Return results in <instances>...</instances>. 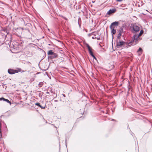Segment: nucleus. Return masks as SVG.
I'll return each mask as SVG.
<instances>
[{
    "label": "nucleus",
    "mask_w": 152,
    "mask_h": 152,
    "mask_svg": "<svg viewBox=\"0 0 152 152\" xmlns=\"http://www.w3.org/2000/svg\"><path fill=\"white\" fill-rule=\"evenodd\" d=\"M143 30H141L139 33L134 34V44H136L138 41L141 39L140 37L143 34Z\"/></svg>",
    "instance_id": "1"
},
{
    "label": "nucleus",
    "mask_w": 152,
    "mask_h": 152,
    "mask_svg": "<svg viewBox=\"0 0 152 152\" xmlns=\"http://www.w3.org/2000/svg\"><path fill=\"white\" fill-rule=\"evenodd\" d=\"M85 46L88 48V51L89 54L92 57L94 58L96 60H97V59L94 56L93 53L92 51V50H93V49L91 48V47L87 43H86L85 44Z\"/></svg>",
    "instance_id": "2"
},
{
    "label": "nucleus",
    "mask_w": 152,
    "mask_h": 152,
    "mask_svg": "<svg viewBox=\"0 0 152 152\" xmlns=\"http://www.w3.org/2000/svg\"><path fill=\"white\" fill-rule=\"evenodd\" d=\"M117 31L118 34L117 36V39H120L123 31L122 27L120 28L117 30Z\"/></svg>",
    "instance_id": "3"
},
{
    "label": "nucleus",
    "mask_w": 152,
    "mask_h": 152,
    "mask_svg": "<svg viewBox=\"0 0 152 152\" xmlns=\"http://www.w3.org/2000/svg\"><path fill=\"white\" fill-rule=\"evenodd\" d=\"M118 40L117 39L116 40V46L118 48H121L123 45L125 44V42L124 41L121 40L118 41Z\"/></svg>",
    "instance_id": "4"
},
{
    "label": "nucleus",
    "mask_w": 152,
    "mask_h": 152,
    "mask_svg": "<svg viewBox=\"0 0 152 152\" xmlns=\"http://www.w3.org/2000/svg\"><path fill=\"white\" fill-rule=\"evenodd\" d=\"M140 30V26L136 24H134V34L136 32H139Z\"/></svg>",
    "instance_id": "5"
},
{
    "label": "nucleus",
    "mask_w": 152,
    "mask_h": 152,
    "mask_svg": "<svg viewBox=\"0 0 152 152\" xmlns=\"http://www.w3.org/2000/svg\"><path fill=\"white\" fill-rule=\"evenodd\" d=\"M20 71V70L18 71L16 70H14L11 69H9L8 70V73L11 75L15 73H17L19 72Z\"/></svg>",
    "instance_id": "6"
},
{
    "label": "nucleus",
    "mask_w": 152,
    "mask_h": 152,
    "mask_svg": "<svg viewBox=\"0 0 152 152\" xmlns=\"http://www.w3.org/2000/svg\"><path fill=\"white\" fill-rule=\"evenodd\" d=\"M69 1V4L70 6L71 7L72 6H74L76 3V0H68Z\"/></svg>",
    "instance_id": "7"
},
{
    "label": "nucleus",
    "mask_w": 152,
    "mask_h": 152,
    "mask_svg": "<svg viewBox=\"0 0 152 152\" xmlns=\"http://www.w3.org/2000/svg\"><path fill=\"white\" fill-rule=\"evenodd\" d=\"M119 24V22L118 21H115L112 23L110 26V28H111V27H115L118 26Z\"/></svg>",
    "instance_id": "8"
},
{
    "label": "nucleus",
    "mask_w": 152,
    "mask_h": 152,
    "mask_svg": "<svg viewBox=\"0 0 152 152\" xmlns=\"http://www.w3.org/2000/svg\"><path fill=\"white\" fill-rule=\"evenodd\" d=\"M116 11V10L115 8L110 9L107 12V14L110 15L114 13Z\"/></svg>",
    "instance_id": "9"
},
{
    "label": "nucleus",
    "mask_w": 152,
    "mask_h": 152,
    "mask_svg": "<svg viewBox=\"0 0 152 152\" xmlns=\"http://www.w3.org/2000/svg\"><path fill=\"white\" fill-rule=\"evenodd\" d=\"M111 30V33L112 35V40L113 39V35L115 34L116 33V29L114 27H111V28H110Z\"/></svg>",
    "instance_id": "10"
},
{
    "label": "nucleus",
    "mask_w": 152,
    "mask_h": 152,
    "mask_svg": "<svg viewBox=\"0 0 152 152\" xmlns=\"http://www.w3.org/2000/svg\"><path fill=\"white\" fill-rule=\"evenodd\" d=\"M58 54L57 53H54L51 56H48V58L51 59H52L57 58L58 57Z\"/></svg>",
    "instance_id": "11"
},
{
    "label": "nucleus",
    "mask_w": 152,
    "mask_h": 152,
    "mask_svg": "<svg viewBox=\"0 0 152 152\" xmlns=\"http://www.w3.org/2000/svg\"><path fill=\"white\" fill-rule=\"evenodd\" d=\"M35 104V105L40 107L42 109H44L45 107V105L44 106H42L40 104V103L38 102L36 103Z\"/></svg>",
    "instance_id": "12"
},
{
    "label": "nucleus",
    "mask_w": 152,
    "mask_h": 152,
    "mask_svg": "<svg viewBox=\"0 0 152 152\" xmlns=\"http://www.w3.org/2000/svg\"><path fill=\"white\" fill-rule=\"evenodd\" d=\"M142 50L141 48H140L137 51L139 55H140L142 53Z\"/></svg>",
    "instance_id": "13"
},
{
    "label": "nucleus",
    "mask_w": 152,
    "mask_h": 152,
    "mask_svg": "<svg viewBox=\"0 0 152 152\" xmlns=\"http://www.w3.org/2000/svg\"><path fill=\"white\" fill-rule=\"evenodd\" d=\"M54 53L53 51L52 50H49L48 53V54L49 55L51 56Z\"/></svg>",
    "instance_id": "14"
},
{
    "label": "nucleus",
    "mask_w": 152,
    "mask_h": 152,
    "mask_svg": "<svg viewBox=\"0 0 152 152\" xmlns=\"http://www.w3.org/2000/svg\"><path fill=\"white\" fill-rule=\"evenodd\" d=\"M4 101L6 102L7 103H10V105L11 104V102L8 99H6L5 98H4Z\"/></svg>",
    "instance_id": "15"
},
{
    "label": "nucleus",
    "mask_w": 152,
    "mask_h": 152,
    "mask_svg": "<svg viewBox=\"0 0 152 152\" xmlns=\"http://www.w3.org/2000/svg\"><path fill=\"white\" fill-rule=\"evenodd\" d=\"M133 42V41L132 40L131 42H129L128 43V45L129 46H130L131 45L130 44L132 43Z\"/></svg>",
    "instance_id": "16"
},
{
    "label": "nucleus",
    "mask_w": 152,
    "mask_h": 152,
    "mask_svg": "<svg viewBox=\"0 0 152 152\" xmlns=\"http://www.w3.org/2000/svg\"><path fill=\"white\" fill-rule=\"evenodd\" d=\"M4 97L0 98V101L1 100L4 101Z\"/></svg>",
    "instance_id": "17"
},
{
    "label": "nucleus",
    "mask_w": 152,
    "mask_h": 152,
    "mask_svg": "<svg viewBox=\"0 0 152 152\" xmlns=\"http://www.w3.org/2000/svg\"><path fill=\"white\" fill-rule=\"evenodd\" d=\"M128 107L129 108H130V109H131V110H133V107H132L130 106H129Z\"/></svg>",
    "instance_id": "18"
},
{
    "label": "nucleus",
    "mask_w": 152,
    "mask_h": 152,
    "mask_svg": "<svg viewBox=\"0 0 152 152\" xmlns=\"http://www.w3.org/2000/svg\"><path fill=\"white\" fill-rule=\"evenodd\" d=\"M132 25H131V27H132V28L131 29V31L132 32H133V26H132Z\"/></svg>",
    "instance_id": "19"
},
{
    "label": "nucleus",
    "mask_w": 152,
    "mask_h": 152,
    "mask_svg": "<svg viewBox=\"0 0 152 152\" xmlns=\"http://www.w3.org/2000/svg\"><path fill=\"white\" fill-rule=\"evenodd\" d=\"M92 38L93 39H96V37H92Z\"/></svg>",
    "instance_id": "20"
},
{
    "label": "nucleus",
    "mask_w": 152,
    "mask_h": 152,
    "mask_svg": "<svg viewBox=\"0 0 152 152\" xmlns=\"http://www.w3.org/2000/svg\"><path fill=\"white\" fill-rule=\"evenodd\" d=\"M96 39H97L98 40H99L100 39V37L97 38H96Z\"/></svg>",
    "instance_id": "21"
},
{
    "label": "nucleus",
    "mask_w": 152,
    "mask_h": 152,
    "mask_svg": "<svg viewBox=\"0 0 152 152\" xmlns=\"http://www.w3.org/2000/svg\"><path fill=\"white\" fill-rule=\"evenodd\" d=\"M122 0H116V1H119V2L121 1Z\"/></svg>",
    "instance_id": "22"
},
{
    "label": "nucleus",
    "mask_w": 152,
    "mask_h": 152,
    "mask_svg": "<svg viewBox=\"0 0 152 152\" xmlns=\"http://www.w3.org/2000/svg\"><path fill=\"white\" fill-rule=\"evenodd\" d=\"M63 18L64 19H65L66 20H67V19L66 18H65V17H63Z\"/></svg>",
    "instance_id": "23"
},
{
    "label": "nucleus",
    "mask_w": 152,
    "mask_h": 152,
    "mask_svg": "<svg viewBox=\"0 0 152 152\" xmlns=\"http://www.w3.org/2000/svg\"><path fill=\"white\" fill-rule=\"evenodd\" d=\"M91 34H88V36H91Z\"/></svg>",
    "instance_id": "24"
},
{
    "label": "nucleus",
    "mask_w": 152,
    "mask_h": 152,
    "mask_svg": "<svg viewBox=\"0 0 152 152\" xmlns=\"http://www.w3.org/2000/svg\"><path fill=\"white\" fill-rule=\"evenodd\" d=\"M133 102H134V103H135V102H136V103H137V102L136 101L135 102L134 100Z\"/></svg>",
    "instance_id": "25"
},
{
    "label": "nucleus",
    "mask_w": 152,
    "mask_h": 152,
    "mask_svg": "<svg viewBox=\"0 0 152 152\" xmlns=\"http://www.w3.org/2000/svg\"><path fill=\"white\" fill-rule=\"evenodd\" d=\"M63 95L64 97H65V94H63Z\"/></svg>",
    "instance_id": "26"
},
{
    "label": "nucleus",
    "mask_w": 152,
    "mask_h": 152,
    "mask_svg": "<svg viewBox=\"0 0 152 152\" xmlns=\"http://www.w3.org/2000/svg\"><path fill=\"white\" fill-rule=\"evenodd\" d=\"M46 93L47 94H49V92H47Z\"/></svg>",
    "instance_id": "27"
},
{
    "label": "nucleus",
    "mask_w": 152,
    "mask_h": 152,
    "mask_svg": "<svg viewBox=\"0 0 152 152\" xmlns=\"http://www.w3.org/2000/svg\"><path fill=\"white\" fill-rule=\"evenodd\" d=\"M114 67V66L113 65V66H112V68H113Z\"/></svg>",
    "instance_id": "28"
},
{
    "label": "nucleus",
    "mask_w": 152,
    "mask_h": 152,
    "mask_svg": "<svg viewBox=\"0 0 152 152\" xmlns=\"http://www.w3.org/2000/svg\"><path fill=\"white\" fill-rule=\"evenodd\" d=\"M81 115H83V113H81Z\"/></svg>",
    "instance_id": "29"
},
{
    "label": "nucleus",
    "mask_w": 152,
    "mask_h": 152,
    "mask_svg": "<svg viewBox=\"0 0 152 152\" xmlns=\"http://www.w3.org/2000/svg\"><path fill=\"white\" fill-rule=\"evenodd\" d=\"M112 121H115V120H114V119H112Z\"/></svg>",
    "instance_id": "30"
},
{
    "label": "nucleus",
    "mask_w": 152,
    "mask_h": 152,
    "mask_svg": "<svg viewBox=\"0 0 152 152\" xmlns=\"http://www.w3.org/2000/svg\"><path fill=\"white\" fill-rule=\"evenodd\" d=\"M132 68H131V71H132Z\"/></svg>",
    "instance_id": "31"
},
{
    "label": "nucleus",
    "mask_w": 152,
    "mask_h": 152,
    "mask_svg": "<svg viewBox=\"0 0 152 152\" xmlns=\"http://www.w3.org/2000/svg\"><path fill=\"white\" fill-rule=\"evenodd\" d=\"M78 24L79 25V21H78Z\"/></svg>",
    "instance_id": "32"
},
{
    "label": "nucleus",
    "mask_w": 152,
    "mask_h": 152,
    "mask_svg": "<svg viewBox=\"0 0 152 152\" xmlns=\"http://www.w3.org/2000/svg\"><path fill=\"white\" fill-rule=\"evenodd\" d=\"M130 91V89L129 90V91Z\"/></svg>",
    "instance_id": "33"
},
{
    "label": "nucleus",
    "mask_w": 152,
    "mask_h": 152,
    "mask_svg": "<svg viewBox=\"0 0 152 152\" xmlns=\"http://www.w3.org/2000/svg\"><path fill=\"white\" fill-rule=\"evenodd\" d=\"M66 140H65V142H66Z\"/></svg>",
    "instance_id": "34"
},
{
    "label": "nucleus",
    "mask_w": 152,
    "mask_h": 152,
    "mask_svg": "<svg viewBox=\"0 0 152 152\" xmlns=\"http://www.w3.org/2000/svg\"><path fill=\"white\" fill-rule=\"evenodd\" d=\"M134 17H135V16H133Z\"/></svg>",
    "instance_id": "35"
},
{
    "label": "nucleus",
    "mask_w": 152,
    "mask_h": 152,
    "mask_svg": "<svg viewBox=\"0 0 152 152\" xmlns=\"http://www.w3.org/2000/svg\"><path fill=\"white\" fill-rule=\"evenodd\" d=\"M67 1L68 2L69 1L68 0H67Z\"/></svg>",
    "instance_id": "36"
}]
</instances>
